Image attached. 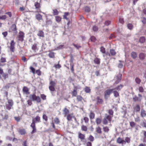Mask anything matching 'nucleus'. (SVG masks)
<instances>
[{
  "label": "nucleus",
  "mask_w": 146,
  "mask_h": 146,
  "mask_svg": "<svg viewBox=\"0 0 146 146\" xmlns=\"http://www.w3.org/2000/svg\"><path fill=\"white\" fill-rule=\"evenodd\" d=\"M37 35L40 37H44V33L42 31L40 30L38 31Z\"/></svg>",
  "instance_id": "nucleus-14"
},
{
  "label": "nucleus",
  "mask_w": 146,
  "mask_h": 146,
  "mask_svg": "<svg viewBox=\"0 0 146 146\" xmlns=\"http://www.w3.org/2000/svg\"><path fill=\"white\" fill-rule=\"evenodd\" d=\"M30 99L32 101H36L37 103L40 102V99L39 97L36 96L35 94H31L29 96Z\"/></svg>",
  "instance_id": "nucleus-2"
},
{
  "label": "nucleus",
  "mask_w": 146,
  "mask_h": 146,
  "mask_svg": "<svg viewBox=\"0 0 146 146\" xmlns=\"http://www.w3.org/2000/svg\"><path fill=\"white\" fill-rule=\"evenodd\" d=\"M105 117L104 118L108 120V121L110 122L111 120V118L113 116H111L109 115H108L107 114H105Z\"/></svg>",
  "instance_id": "nucleus-16"
},
{
  "label": "nucleus",
  "mask_w": 146,
  "mask_h": 146,
  "mask_svg": "<svg viewBox=\"0 0 146 146\" xmlns=\"http://www.w3.org/2000/svg\"><path fill=\"white\" fill-rule=\"evenodd\" d=\"M77 49H79L81 47V46L78 44H76L74 43L72 44Z\"/></svg>",
  "instance_id": "nucleus-56"
},
{
  "label": "nucleus",
  "mask_w": 146,
  "mask_h": 146,
  "mask_svg": "<svg viewBox=\"0 0 146 146\" xmlns=\"http://www.w3.org/2000/svg\"><path fill=\"white\" fill-rule=\"evenodd\" d=\"M103 130L104 132H108L109 131L108 127H104L103 128Z\"/></svg>",
  "instance_id": "nucleus-37"
},
{
  "label": "nucleus",
  "mask_w": 146,
  "mask_h": 146,
  "mask_svg": "<svg viewBox=\"0 0 146 146\" xmlns=\"http://www.w3.org/2000/svg\"><path fill=\"white\" fill-rule=\"evenodd\" d=\"M12 106V105L8 104H7L6 105V106L7 109L9 110H10L11 109Z\"/></svg>",
  "instance_id": "nucleus-35"
},
{
  "label": "nucleus",
  "mask_w": 146,
  "mask_h": 146,
  "mask_svg": "<svg viewBox=\"0 0 146 146\" xmlns=\"http://www.w3.org/2000/svg\"><path fill=\"white\" fill-rule=\"evenodd\" d=\"M56 21L58 22H60L62 18L59 16H56L55 17Z\"/></svg>",
  "instance_id": "nucleus-21"
},
{
  "label": "nucleus",
  "mask_w": 146,
  "mask_h": 146,
  "mask_svg": "<svg viewBox=\"0 0 146 146\" xmlns=\"http://www.w3.org/2000/svg\"><path fill=\"white\" fill-rule=\"evenodd\" d=\"M34 5L36 8V9L37 10V12H40V3L38 2H36L35 3Z\"/></svg>",
  "instance_id": "nucleus-9"
},
{
  "label": "nucleus",
  "mask_w": 146,
  "mask_h": 146,
  "mask_svg": "<svg viewBox=\"0 0 146 146\" xmlns=\"http://www.w3.org/2000/svg\"><path fill=\"white\" fill-rule=\"evenodd\" d=\"M123 85L120 84L113 89H114V90H116L118 91H119L123 88Z\"/></svg>",
  "instance_id": "nucleus-20"
},
{
  "label": "nucleus",
  "mask_w": 146,
  "mask_h": 146,
  "mask_svg": "<svg viewBox=\"0 0 146 146\" xmlns=\"http://www.w3.org/2000/svg\"><path fill=\"white\" fill-rule=\"evenodd\" d=\"M138 95L139 96L138 97L136 95H135L133 97V99L134 101L140 102L141 100L142 99V96L139 94Z\"/></svg>",
  "instance_id": "nucleus-5"
},
{
  "label": "nucleus",
  "mask_w": 146,
  "mask_h": 146,
  "mask_svg": "<svg viewBox=\"0 0 146 146\" xmlns=\"http://www.w3.org/2000/svg\"><path fill=\"white\" fill-rule=\"evenodd\" d=\"M74 88L75 89L74 90L72 93V94L73 96H76L77 94V92L76 90L77 89L76 87H75Z\"/></svg>",
  "instance_id": "nucleus-22"
},
{
  "label": "nucleus",
  "mask_w": 146,
  "mask_h": 146,
  "mask_svg": "<svg viewBox=\"0 0 146 146\" xmlns=\"http://www.w3.org/2000/svg\"><path fill=\"white\" fill-rule=\"evenodd\" d=\"M131 56L134 59H135L137 57V54L135 52H133L131 54Z\"/></svg>",
  "instance_id": "nucleus-30"
},
{
  "label": "nucleus",
  "mask_w": 146,
  "mask_h": 146,
  "mask_svg": "<svg viewBox=\"0 0 146 146\" xmlns=\"http://www.w3.org/2000/svg\"><path fill=\"white\" fill-rule=\"evenodd\" d=\"M54 122L56 124H58L59 123V120L58 118H55L54 119Z\"/></svg>",
  "instance_id": "nucleus-54"
},
{
  "label": "nucleus",
  "mask_w": 146,
  "mask_h": 146,
  "mask_svg": "<svg viewBox=\"0 0 146 146\" xmlns=\"http://www.w3.org/2000/svg\"><path fill=\"white\" fill-rule=\"evenodd\" d=\"M77 99L78 101H80L82 100V98L81 96L78 95L77 96Z\"/></svg>",
  "instance_id": "nucleus-50"
},
{
  "label": "nucleus",
  "mask_w": 146,
  "mask_h": 146,
  "mask_svg": "<svg viewBox=\"0 0 146 146\" xmlns=\"http://www.w3.org/2000/svg\"><path fill=\"white\" fill-rule=\"evenodd\" d=\"M110 52L112 56H114L116 54V53L115 50L113 49H111L110 50Z\"/></svg>",
  "instance_id": "nucleus-27"
},
{
  "label": "nucleus",
  "mask_w": 146,
  "mask_h": 146,
  "mask_svg": "<svg viewBox=\"0 0 146 146\" xmlns=\"http://www.w3.org/2000/svg\"><path fill=\"white\" fill-rule=\"evenodd\" d=\"M125 142H124V143H125L126 142H127V143H129L130 142V139L128 137H126L125 139Z\"/></svg>",
  "instance_id": "nucleus-36"
},
{
  "label": "nucleus",
  "mask_w": 146,
  "mask_h": 146,
  "mask_svg": "<svg viewBox=\"0 0 146 146\" xmlns=\"http://www.w3.org/2000/svg\"><path fill=\"white\" fill-rule=\"evenodd\" d=\"M98 27L96 26L93 27V30L94 31H98Z\"/></svg>",
  "instance_id": "nucleus-57"
},
{
  "label": "nucleus",
  "mask_w": 146,
  "mask_h": 146,
  "mask_svg": "<svg viewBox=\"0 0 146 146\" xmlns=\"http://www.w3.org/2000/svg\"><path fill=\"white\" fill-rule=\"evenodd\" d=\"M81 129L82 131H86L87 130V127L84 125H82L81 127Z\"/></svg>",
  "instance_id": "nucleus-38"
},
{
  "label": "nucleus",
  "mask_w": 146,
  "mask_h": 146,
  "mask_svg": "<svg viewBox=\"0 0 146 146\" xmlns=\"http://www.w3.org/2000/svg\"><path fill=\"white\" fill-rule=\"evenodd\" d=\"M64 46V45H59L57 47L55 48V49L56 50H58L61 49Z\"/></svg>",
  "instance_id": "nucleus-53"
},
{
  "label": "nucleus",
  "mask_w": 146,
  "mask_h": 146,
  "mask_svg": "<svg viewBox=\"0 0 146 146\" xmlns=\"http://www.w3.org/2000/svg\"><path fill=\"white\" fill-rule=\"evenodd\" d=\"M85 10L86 12H88L90 11V9L89 7L86 6L85 7Z\"/></svg>",
  "instance_id": "nucleus-60"
},
{
  "label": "nucleus",
  "mask_w": 146,
  "mask_h": 146,
  "mask_svg": "<svg viewBox=\"0 0 146 146\" xmlns=\"http://www.w3.org/2000/svg\"><path fill=\"white\" fill-rule=\"evenodd\" d=\"M94 61L95 63L96 64H99L100 63V60L98 58L95 59Z\"/></svg>",
  "instance_id": "nucleus-63"
},
{
  "label": "nucleus",
  "mask_w": 146,
  "mask_h": 146,
  "mask_svg": "<svg viewBox=\"0 0 146 146\" xmlns=\"http://www.w3.org/2000/svg\"><path fill=\"white\" fill-rule=\"evenodd\" d=\"M85 136L84 134H82L81 133H79L78 134V137L80 139L81 141L84 143V144L86 142V140L85 139Z\"/></svg>",
  "instance_id": "nucleus-6"
},
{
  "label": "nucleus",
  "mask_w": 146,
  "mask_h": 146,
  "mask_svg": "<svg viewBox=\"0 0 146 146\" xmlns=\"http://www.w3.org/2000/svg\"><path fill=\"white\" fill-rule=\"evenodd\" d=\"M15 44V43L14 42V40H11L10 43V46L9 47L10 50L11 52H14V50L15 48L14 46Z\"/></svg>",
  "instance_id": "nucleus-8"
},
{
  "label": "nucleus",
  "mask_w": 146,
  "mask_h": 146,
  "mask_svg": "<svg viewBox=\"0 0 146 146\" xmlns=\"http://www.w3.org/2000/svg\"><path fill=\"white\" fill-rule=\"evenodd\" d=\"M36 18L39 21L42 19V15L39 14L36 15Z\"/></svg>",
  "instance_id": "nucleus-17"
},
{
  "label": "nucleus",
  "mask_w": 146,
  "mask_h": 146,
  "mask_svg": "<svg viewBox=\"0 0 146 146\" xmlns=\"http://www.w3.org/2000/svg\"><path fill=\"white\" fill-rule=\"evenodd\" d=\"M19 132L21 135H23L25 134L26 132L25 129H20L19 130Z\"/></svg>",
  "instance_id": "nucleus-28"
},
{
  "label": "nucleus",
  "mask_w": 146,
  "mask_h": 146,
  "mask_svg": "<svg viewBox=\"0 0 146 146\" xmlns=\"http://www.w3.org/2000/svg\"><path fill=\"white\" fill-rule=\"evenodd\" d=\"M134 119L135 122H139L140 121V118L137 115L136 117H134Z\"/></svg>",
  "instance_id": "nucleus-43"
},
{
  "label": "nucleus",
  "mask_w": 146,
  "mask_h": 146,
  "mask_svg": "<svg viewBox=\"0 0 146 146\" xmlns=\"http://www.w3.org/2000/svg\"><path fill=\"white\" fill-rule=\"evenodd\" d=\"M85 91L86 92L88 93L90 92V90L88 87H86L85 89Z\"/></svg>",
  "instance_id": "nucleus-41"
},
{
  "label": "nucleus",
  "mask_w": 146,
  "mask_h": 146,
  "mask_svg": "<svg viewBox=\"0 0 146 146\" xmlns=\"http://www.w3.org/2000/svg\"><path fill=\"white\" fill-rule=\"evenodd\" d=\"M117 142L119 144H124L125 141L120 137H118L117 140Z\"/></svg>",
  "instance_id": "nucleus-10"
},
{
  "label": "nucleus",
  "mask_w": 146,
  "mask_h": 146,
  "mask_svg": "<svg viewBox=\"0 0 146 146\" xmlns=\"http://www.w3.org/2000/svg\"><path fill=\"white\" fill-rule=\"evenodd\" d=\"M84 120L85 122L86 123H88L89 121V118L87 117H84Z\"/></svg>",
  "instance_id": "nucleus-61"
},
{
  "label": "nucleus",
  "mask_w": 146,
  "mask_h": 146,
  "mask_svg": "<svg viewBox=\"0 0 146 146\" xmlns=\"http://www.w3.org/2000/svg\"><path fill=\"white\" fill-rule=\"evenodd\" d=\"M135 82L138 84H139L141 81V80L139 78H136L135 79Z\"/></svg>",
  "instance_id": "nucleus-34"
},
{
  "label": "nucleus",
  "mask_w": 146,
  "mask_h": 146,
  "mask_svg": "<svg viewBox=\"0 0 146 146\" xmlns=\"http://www.w3.org/2000/svg\"><path fill=\"white\" fill-rule=\"evenodd\" d=\"M70 65H71V64H72V62H73V61L74 60V58H73V56L72 54L70 55Z\"/></svg>",
  "instance_id": "nucleus-46"
},
{
  "label": "nucleus",
  "mask_w": 146,
  "mask_h": 146,
  "mask_svg": "<svg viewBox=\"0 0 146 146\" xmlns=\"http://www.w3.org/2000/svg\"><path fill=\"white\" fill-rule=\"evenodd\" d=\"M8 104H10L12 106L13 105V102L12 100H8Z\"/></svg>",
  "instance_id": "nucleus-58"
},
{
  "label": "nucleus",
  "mask_w": 146,
  "mask_h": 146,
  "mask_svg": "<svg viewBox=\"0 0 146 146\" xmlns=\"http://www.w3.org/2000/svg\"><path fill=\"white\" fill-rule=\"evenodd\" d=\"M96 131L98 133L100 134L102 133L101 129L99 127H98L96 128Z\"/></svg>",
  "instance_id": "nucleus-25"
},
{
  "label": "nucleus",
  "mask_w": 146,
  "mask_h": 146,
  "mask_svg": "<svg viewBox=\"0 0 146 146\" xmlns=\"http://www.w3.org/2000/svg\"><path fill=\"white\" fill-rule=\"evenodd\" d=\"M95 115L94 113L92 111H91L89 115L90 119L91 120L94 118Z\"/></svg>",
  "instance_id": "nucleus-12"
},
{
  "label": "nucleus",
  "mask_w": 146,
  "mask_h": 146,
  "mask_svg": "<svg viewBox=\"0 0 146 146\" xmlns=\"http://www.w3.org/2000/svg\"><path fill=\"white\" fill-rule=\"evenodd\" d=\"M114 96L115 97H117L119 96V94L118 92L115 90H114L113 91Z\"/></svg>",
  "instance_id": "nucleus-26"
},
{
  "label": "nucleus",
  "mask_w": 146,
  "mask_h": 146,
  "mask_svg": "<svg viewBox=\"0 0 146 146\" xmlns=\"http://www.w3.org/2000/svg\"><path fill=\"white\" fill-rule=\"evenodd\" d=\"M108 120L104 118L102 121L104 125H107L108 124Z\"/></svg>",
  "instance_id": "nucleus-39"
},
{
  "label": "nucleus",
  "mask_w": 146,
  "mask_h": 146,
  "mask_svg": "<svg viewBox=\"0 0 146 146\" xmlns=\"http://www.w3.org/2000/svg\"><path fill=\"white\" fill-rule=\"evenodd\" d=\"M69 14L68 12H65L64 13V15H63V18L65 19L66 20H68V19L67 18V17Z\"/></svg>",
  "instance_id": "nucleus-29"
},
{
  "label": "nucleus",
  "mask_w": 146,
  "mask_h": 146,
  "mask_svg": "<svg viewBox=\"0 0 146 146\" xmlns=\"http://www.w3.org/2000/svg\"><path fill=\"white\" fill-rule=\"evenodd\" d=\"M90 40L92 42H94L96 41V38L94 36H92L91 37Z\"/></svg>",
  "instance_id": "nucleus-52"
},
{
  "label": "nucleus",
  "mask_w": 146,
  "mask_h": 146,
  "mask_svg": "<svg viewBox=\"0 0 146 146\" xmlns=\"http://www.w3.org/2000/svg\"><path fill=\"white\" fill-rule=\"evenodd\" d=\"M95 121L97 125H99L101 123L102 120L101 119L97 118L96 119Z\"/></svg>",
  "instance_id": "nucleus-24"
},
{
  "label": "nucleus",
  "mask_w": 146,
  "mask_h": 146,
  "mask_svg": "<svg viewBox=\"0 0 146 146\" xmlns=\"http://www.w3.org/2000/svg\"><path fill=\"white\" fill-rule=\"evenodd\" d=\"M119 21L120 23L123 24L124 23V21L123 18L121 17H120L119 18Z\"/></svg>",
  "instance_id": "nucleus-45"
},
{
  "label": "nucleus",
  "mask_w": 146,
  "mask_h": 146,
  "mask_svg": "<svg viewBox=\"0 0 146 146\" xmlns=\"http://www.w3.org/2000/svg\"><path fill=\"white\" fill-rule=\"evenodd\" d=\"M122 74L120 73H119L116 76V77L115 78L116 81L114 83V84H118L120 82L122 78Z\"/></svg>",
  "instance_id": "nucleus-4"
},
{
  "label": "nucleus",
  "mask_w": 146,
  "mask_h": 146,
  "mask_svg": "<svg viewBox=\"0 0 146 146\" xmlns=\"http://www.w3.org/2000/svg\"><path fill=\"white\" fill-rule=\"evenodd\" d=\"M24 33L22 31H20L19 35L17 37L18 40L21 41H23V40Z\"/></svg>",
  "instance_id": "nucleus-7"
},
{
  "label": "nucleus",
  "mask_w": 146,
  "mask_h": 146,
  "mask_svg": "<svg viewBox=\"0 0 146 146\" xmlns=\"http://www.w3.org/2000/svg\"><path fill=\"white\" fill-rule=\"evenodd\" d=\"M141 117H143L146 116V112L143 109H142L141 110Z\"/></svg>",
  "instance_id": "nucleus-11"
},
{
  "label": "nucleus",
  "mask_w": 146,
  "mask_h": 146,
  "mask_svg": "<svg viewBox=\"0 0 146 146\" xmlns=\"http://www.w3.org/2000/svg\"><path fill=\"white\" fill-rule=\"evenodd\" d=\"M49 89L51 91H54L55 90L54 86H49Z\"/></svg>",
  "instance_id": "nucleus-49"
},
{
  "label": "nucleus",
  "mask_w": 146,
  "mask_h": 146,
  "mask_svg": "<svg viewBox=\"0 0 146 146\" xmlns=\"http://www.w3.org/2000/svg\"><path fill=\"white\" fill-rule=\"evenodd\" d=\"M127 27L129 29L131 30L133 29V26L132 24H128L127 25Z\"/></svg>",
  "instance_id": "nucleus-47"
},
{
  "label": "nucleus",
  "mask_w": 146,
  "mask_h": 146,
  "mask_svg": "<svg viewBox=\"0 0 146 146\" xmlns=\"http://www.w3.org/2000/svg\"><path fill=\"white\" fill-rule=\"evenodd\" d=\"M3 76L4 77V79H6V78L8 77V75L7 74L3 73Z\"/></svg>",
  "instance_id": "nucleus-62"
},
{
  "label": "nucleus",
  "mask_w": 146,
  "mask_h": 146,
  "mask_svg": "<svg viewBox=\"0 0 146 146\" xmlns=\"http://www.w3.org/2000/svg\"><path fill=\"white\" fill-rule=\"evenodd\" d=\"M88 139L90 141L93 142L94 140V138L92 136L90 135L88 138Z\"/></svg>",
  "instance_id": "nucleus-44"
},
{
  "label": "nucleus",
  "mask_w": 146,
  "mask_h": 146,
  "mask_svg": "<svg viewBox=\"0 0 146 146\" xmlns=\"http://www.w3.org/2000/svg\"><path fill=\"white\" fill-rule=\"evenodd\" d=\"M100 51L103 53H106L105 48L103 46H102L100 48Z\"/></svg>",
  "instance_id": "nucleus-31"
},
{
  "label": "nucleus",
  "mask_w": 146,
  "mask_h": 146,
  "mask_svg": "<svg viewBox=\"0 0 146 146\" xmlns=\"http://www.w3.org/2000/svg\"><path fill=\"white\" fill-rule=\"evenodd\" d=\"M145 55L143 53H141L139 54V57L140 59L143 60L145 57Z\"/></svg>",
  "instance_id": "nucleus-18"
},
{
  "label": "nucleus",
  "mask_w": 146,
  "mask_h": 146,
  "mask_svg": "<svg viewBox=\"0 0 146 146\" xmlns=\"http://www.w3.org/2000/svg\"><path fill=\"white\" fill-rule=\"evenodd\" d=\"M53 15H57L58 14L59 12L56 9H54L53 10Z\"/></svg>",
  "instance_id": "nucleus-33"
},
{
  "label": "nucleus",
  "mask_w": 146,
  "mask_h": 146,
  "mask_svg": "<svg viewBox=\"0 0 146 146\" xmlns=\"http://www.w3.org/2000/svg\"><path fill=\"white\" fill-rule=\"evenodd\" d=\"M130 126L132 127H135V124L134 122L133 121H131L130 122Z\"/></svg>",
  "instance_id": "nucleus-48"
},
{
  "label": "nucleus",
  "mask_w": 146,
  "mask_h": 146,
  "mask_svg": "<svg viewBox=\"0 0 146 146\" xmlns=\"http://www.w3.org/2000/svg\"><path fill=\"white\" fill-rule=\"evenodd\" d=\"M134 110L136 112H139L140 110V107L138 105H137L134 108Z\"/></svg>",
  "instance_id": "nucleus-13"
},
{
  "label": "nucleus",
  "mask_w": 146,
  "mask_h": 146,
  "mask_svg": "<svg viewBox=\"0 0 146 146\" xmlns=\"http://www.w3.org/2000/svg\"><path fill=\"white\" fill-rule=\"evenodd\" d=\"M23 91L27 94L28 92V89L26 87H24L23 89Z\"/></svg>",
  "instance_id": "nucleus-42"
},
{
  "label": "nucleus",
  "mask_w": 146,
  "mask_h": 146,
  "mask_svg": "<svg viewBox=\"0 0 146 146\" xmlns=\"http://www.w3.org/2000/svg\"><path fill=\"white\" fill-rule=\"evenodd\" d=\"M96 100L98 104H102L103 102V100L98 96L97 97Z\"/></svg>",
  "instance_id": "nucleus-15"
},
{
  "label": "nucleus",
  "mask_w": 146,
  "mask_h": 146,
  "mask_svg": "<svg viewBox=\"0 0 146 146\" xmlns=\"http://www.w3.org/2000/svg\"><path fill=\"white\" fill-rule=\"evenodd\" d=\"M30 68L31 70V72H32L33 74H35V69L32 66H31Z\"/></svg>",
  "instance_id": "nucleus-51"
},
{
  "label": "nucleus",
  "mask_w": 146,
  "mask_h": 146,
  "mask_svg": "<svg viewBox=\"0 0 146 146\" xmlns=\"http://www.w3.org/2000/svg\"><path fill=\"white\" fill-rule=\"evenodd\" d=\"M40 122V117L38 116H37L35 118L32 119V122L31 125V127L33 129L32 134L35 133L36 131V129L35 127V123H39Z\"/></svg>",
  "instance_id": "nucleus-1"
},
{
  "label": "nucleus",
  "mask_w": 146,
  "mask_h": 146,
  "mask_svg": "<svg viewBox=\"0 0 146 146\" xmlns=\"http://www.w3.org/2000/svg\"><path fill=\"white\" fill-rule=\"evenodd\" d=\"M109 114L110 115H113V111L112 110H110L108 111Z\"/></svg>",
  "instance_id": "nucleus-59"
},
{
  "label": "nucleus",
  "mask_w": 146,
  "mask_h": 146,
  "mask_svg": "<svg viewBox=\"0 0 146 146\" xmlns=\"http://www.w3.org/2000/svg\"><path fill=\"white\" fill-rule=\"evenodd\" d=\"M72 116L70 115H68L67 116V119L68 121H70V120L72 118Z\"/></svg>",
  "instance_id": "nucleus-55"
},
{
  "label": "nucleus",
  "mask_w": 146,
  "mask_h": 146,
  "mask_svg": "<svg viewBox=\"0 0 146 146\" xmlns=\"http://www.w3.org/2000/svg\"><path fill=\"white\" fill-rule=\"evenodd\" d=\"M145 38L144 37H141L139 39V41L143 43L145 41Z\"/></svg>",
  "instance_id": "nucleus-32"
},
{
  "label": "nucleus",
  "mask_w": 146,
  "mask_h": 146,
  "mask_svg": "<svg viewBox=\"0 0 146 146\" xmlns=\"http://www.w3.org/2000/svg\"><path fill=\"white\" fill-rule=\"evenodd\" d=\"M63 111L64 114L65 115V116H66L67 114H68L69 112V110L67 109L66 108H64Z\"/></svg>",
  "instance_id": "nucleus-19"
},
{
  "label": "nucleus",
  "mask_w": 146,
  "mask_h": 146,
  "mask_svg": "<svg viewBox=\"0 0 146 146\" xmlns=\"http://www.w3.org/2000/svg\"><path fill=\"white\" fill-rule=\"evenodd\" d=\"M37 44H34L32 47V49L34 51H35L36 50H38L37 47Z\"/></svg>",
  "instance_id": "nucleus-23"
},
{
  "label": "nucleus",
  "mask_w": 146,
  "mask_h": 146,
  "mask_svg": "<svg viewBox=\"0 0 146 146\" xmlns=\"http://www.w3.org/2000/svg\"><path fill=\"white\" fill-rule=\"evenodd\" d=\"M50 57L52 58L54 57V53L53 52H50L48 54Z\"/></svg>",
  "instance_id": "nucleus-40"
},
{
  "label": "nucleus",
  "mask_w": 146,
  "mask_h": 146,
  "mask_svg": "<svg viewBox=\"0 0 146 146\" xmlns=\"http://www.w3.org/2000/svg\"><path fill=\"white\" fill-rule=\"evenodd\" d=\"M36 73L39 76L41 74V72L39 70H37L36 71Z\"/></svg>",
  "instance_id": "nucleus-64"
},
{
  "label": "nucleus",
  "mask_w": 146,
  "mask_h": 146,
  "mask_svg": "<svg viewBox=\"0 0 146 146\" xmlns=\"http://www.w3.org/2000/svg\"><path fill=\"white\" fill-rule=\"evenodd\" d=\"M114 90V89H109L106 90L104 92V98L107 99L109 97L110 94Z\"/></svg>",
  "instance_id": "nucleus-3"
}]
</instances>
